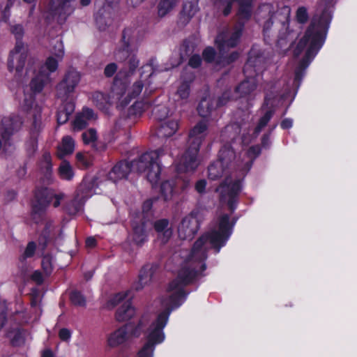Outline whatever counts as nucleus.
Wrapping results in <instances>:
<instances>
[{
    "label": "nucleus",
    "instance_id": "obj_1",
    "mask_svg": "<svg viewBox=\"0 0 357 357\" xmlns=\"http://www.w3.org/2000/svg\"><path fill=\"white\" fill-rule=\"evenodd\" d=\"M327 3L319 16L314 15L293 50L294 57H298L303 50L306 51L294 70V84L298 88L306 70L324 45L330 23L332 20L331 3L333 0H326Z\"/></svg>",
    "mask_w": 357,
    "mask_h": 357
},
{
    "label": "nucleus",
    "instance_id": "obj_2",
    "mask_svg": "<svg viewBox=\"0 0 357 357\" xmlns=\"http://www.w3.org/2000/svg\"><path fill=\"white\" fill-rule=\"evenodd\" d=\"M257 14V22L262 26L264 40L267 45L275 43L276 47L286 53L295 43L298 33L290 26L291 8L283 6L275 11L269 9L263 16Z\"/></svg>",
    "mask_w": 357,
    "mask_h": 357
},
{
    "label": "nucleus",
    "instance_id": "obj_3",
    "mask_svg": "<svg viewBox=\"0 0 357 357\" xmlns=\"http://www.w3.org/2000/svg\"><path fill=\"white\" fill-rule=\"evenodd\" d=\"M164 154L161 148L142 153L137 160L128 162L126 160L118 162L108 173V178L114 183L127 178L130 172H146L148 181L154 187L160 180L162 165L160 158Z\"/></svg>",
    "mask_w": 357,
    "mask_h": 357
},
{
    "label": "nucleus",
    "instance_id": "obj_4",
    "mask_svg": "<svg viewBox=\"0 0 357 357\" xmlns=\"http://www.w3.org/2000/svg\"><path fill=\"white\" fill-rule=\"evenodd\" d=\"M188 261L189 263L182 266L178 269L176 278L168 284L167 291L172 292L168 298L170 307L165 309L163 312L170 310L171 313L173 309L180 307L189 294L185 288L194 284L199 277L205 276L204 272L207 268L206 261H199L192 259L190 257V253L188 256Z\"/></svg>",
    "mask_w": 357,
    "mask_h": 357
},
{
    "label": "nucleus",
    "instance_id": "obj_5",
    "mask_svg": "<svg viewBox=\"0 0 357 357\" xmlns=\"http://www.w3.org/2000/svg\"><path fill=\"white\" fill-rule=\"evenodd\" d=\"M136 29L132 27L125 28L122 31L120 46L116 50L114 56L117 61L123 62V68L114 77L112 89L115 93L122 94L126 86L130 84V77L135 73L139 65L136 53L131 50V44L135 42Z\"/></svg>",
    "mask_w": 357,
    "mask_h": 357
},
{
    "label": "nucleus",
    "instance_id": "obj_6",
    "mask_svg": "<svg viewBox=\"0 0 357 357\" xmlns=\"http://www.w3.org/2000/svg\"><path fill=\"white\" fill-rule=\"evenodd\" d=\"M234 227V223L229 222V215H221L218 220V229L205 232L194 243L190 250V257L199 261H206L208 257V249L204 245L207 242H209L215 253H218L232 234Z\"/></svg>",
    "mask_w": 357,
    "mask_h": 357
},
{
    "label": "nucleus",
    "instance_id": "obj_7",
    "mask_svg": "<svg viewBox=\"0 0 357 357\" xmlns=\"http://www.w3.org/2000/svg\"><path fill=\"white\" fill-rule=\"evenodd\" d=\"M208 123L206 121H199L190 131L188 147L181 158L178 169L183 172H193L198 165L197 155L200 146L206 136Z\"/></svg>",
    "mask_w": 357,
    "mask_h": 357
},
{
    "label": "nucleus",
    "instance_id": "obj_8",
    "mask_svg": "<svg viewBox=\"0 0 357 357\" xmlns=\"http://www.w3.org/2000/svg\"><path fill=\"white\" fill-rule=\"evenodd\" d=\"M63 194H56L54 190L45 185H37L33 191L31 202V216L34 223H42L46 218L47 211L52 202L53 206L57 208L61 204Z\"/></svg>",
    "mask_w": 357,
    "mask_h": 357
},
{
    "label": "nucleus",
    "instance_id": "obj_9",
    "mask_svg": "<svg viewBox=\"0 0 357 357\" xmlns=\"http://www.w3.org/2000/svg\"><path fill=\"white\" fill-rule=\"evenodd\" d=\"M169 315L170 310L160 312L157 315L144 333L146 342L135 357H153L156 346L165 340L164 328L168 323Z\"/></svg>",
    "mask_w": 357,
    "mask_h": 357
},
{
    "label": "nucleus",
    "instance_id": "obj_10",
    "mask_svg": "<svg viewBox=\"0 0 357 357\" xmlns=\"http://www.w3.org/2000/svg\"><path fill=\"white\" fill-rule=\"evenodd\" d=\"M142 319H139L135 324L133 322H128L119 327L107 337V345L112 349L119 347L126 343L130 337H139L144 328Z\"/></svg>",
    "mask_w": 357,
    "mask_h": 357
},
{
    "label": "nucleus",
    "instance_id": "obj_11",
    "mask_svg": "<svg viewBox=\"0 0 357 357\" xmlns=\"http://www.w3.org/2000/svg\"><path fill=\"white\" fill-rule=\"evenodd\" d=\"M77 0H49L47 6V19L56 20L63 25L74 13Z\"/></svg>",
    "mask_w": 357,
    "mask_h": 357
},
{
    "label": "nucleus",
    "instance_id": "obj_12",
    "mask_svg": "<svg viewBox=\"0 0 357 357\" xmlns=\"http://www.w3.org/2000/svg\"><path fill=\"white\" fill-rule=\"evenodd\" d=\"M190 186V180L181 176H175L163 181L160 187V199L164 202L172 200L173 196L185 192Z\"/></svg>",
    "mask_w": 357,
    "mask_h": 357
},
{
    "label": "nucleus",
    "instance_id": "obj_13",
    "mask_svg": "<svg viewBox=\"0 0 357 357\" xmlns=\"http://www.w3.org/2000/svg\"><path fill=\"white\" fill-rule=\"evenodd\" d=\"M242 190V181L236 179L229 184H222L220 194V202L226 204L231 213L237 208L239 203V195Z\"/></svg>",
    "mask_w": 357,
    "mask_h": 357
},
{
    "label": "nucleus",
    "instance_id": "obj_14",
    "mask_svg": "<svg viewBox=\"0 0 357 357\" xmlns=\"http://www.w3.org/2000/svg\"><path fill=\"white\" fill-rule=\"evenodd\" d=\"M267 59L261 50L252 47L248 54L243 71L245 75L256 77L262 73L266 67Z\"/></svg>",
    "mask_w": 357,
    "mask_h": 357
},
{
    "label": "nucleus",
    "instance_id": "obj_15",
    "mask_svg": "<svg viewBox=\"0 0 357 357\" xmlns=\"http://www.w3.org/2000/svg\"><path fill=\"white\" fill-rule=\"evenodd\" d=\"M31 116L29 139L26 143V151L28 157L34 155L38 149V137L41 130V111L34 109L29 112Z\"/></svg>",
    "mask_w": 357,
    "mask_h": 357
},
{
    "label": "nucleus",
    "instance_id": "obj_16",
    "mask_svg": "<svg viewBox=\"0 0 357 357\" xmlns=\"http://www.w3.org/2000/svg\"><path fill=\"white\" fill-rule=\"evenodd\" d=\"M120 0H105L102 5L94 14L96 24L100 31H105L112 24L115 8Z\"/></svg>",
    "mask_w": 357,
    "mask_h": 357
},
{
    "label": "nucleus",
    "instance_id": "obj_17",
    "mask_svg": "<svg viewBox=\"0 0 357 357\" xmlns=\"http://www.w3.org/2000/svg\"><path fill=\"white\" fill-rule=\"evenodd\" d=\"M146 221L142 213H132L130 225L132 228V240L137 246H142L148 241L149 233Z\"/></svg>",
    "mask_w": 357,
    "mask_h": 357
},
{
    "label": "nucleus",
    "instance_id": "obj_18",
    "mask_svg": "<svg viewBox=\"0 0 357 357\" xmlns=\"http://www.w3.org/2000/svg\"><path fill=\"white\" fill-rule=\"evenodd\" d=\"M80 79L81 76L79 72L74 69L68 70L56 86L58 98L66 99L70 93L74 92Z\"/></svg>",
    "mask_w": 357,
    "mask_h": 357
},
{
    "label": "nucleus",
    "instance_id": "obj_19",
    "mask_svg": "<svg viewBox=\"0 0 357 357\" xmlns=\"http://www.w3.org/2000/svg\"><path fill=\"white\" fill-rule=\"evenodd\" d=\"M200 225L201 221L192 214L184 217L178 227L179 238L182 240H192L197 234Z\"/></svg>",
    "mask_w": 357,
    "mask_h": 357
},
{
    "label": "nucleus",
    "instance_id": "obj_20",
    "mask_svg": "<svg viewBox=\"0 0 357 357\" xmlns=\"http://www.w3.org/2000/svg\"><path fill=\"white\" fill-rule=\"evenodd\" d=\"M245 26L244 22L238 21L233 28L229 38L225 39L223 34H219L215 38V44L219 51L225 52L226 48H234L237 46L242 36Z\"/></svg>",
    "mask_w": 357,
    "mask_h": 357
},
{
    "label": "nucleus",
    "instance_id": "obj_21",
    "mask_svg": "<svg viewBox=\"0 0 357 357\" xmlns=\"http://www.w3.org/2000/svg\"><path fill=\"white\" fill-rule=\"evenodd\" d=\"M128 86L129 84L126 86L122 94L115 93L112 88L114 96L118 99V107L121 108L127 107L132 100L135 99L140 95L144 88V84L142 80L136 81L129 89H128Z\"/></svg>",
    "mask_w": 357,
    "mask_h": 357
},
{
    "label": "nucleus",
    "instance_id": "obj_22",
    "mask_svg": "<svg viewBox=\"0 0 357 357\" xmlns=\"http://www.w3.org/2000/svg\"><path fill=\"white\" fill-rule=\"evenodd\" d=\"M22 43L21 41L16 42L14 49L10 52L8 63V67L10 72L15 70L16 75L21 77V69L22 68Z\"/></svg>",
    "mask_w": 357,
    "mask_h": 357
},
{
    "label": "nucleus",
    "instance_id": "obj_23",
    "mask_svg": "<svg viewBox=\"0 0 357 357\" xmlns=\"http://www.w3.org/2000/svg\"><path fill=\"white\" fill-rule=\"evenodd\" d=\"M20 120L19 117H4L1 121V137L6 144L14 131L19 130Z\"/></svg>",
    "mask_w": 357,
    "mask_h": 357
},
{
    "label": "nucleus",
    "instance_id": "obj_24",
    "mask_svg": "<svg viewBox=\"0 0 357 357\" xmlns=\"http://www.w3.org/2000/svg\"><path fill=\"white\" fill-rule=\"evenodd\" d=\"M178 123L174 119L163 121L156 126L155 135L159 138H167L172 137L177 131Z\"/></svg>",
    "mask_w": 357,
    "mask_h": 357
},
{
    "label": "nucleus",
    "instance_id": "obj_25",
    "mask_svg": "<svg viewBox=\"0 0 357 357\" xmlns=\"http://www.w3.org/2000/svg\"><path fill=\"white\" fill-rule=\"evenodd\" d=\"M50 80V77L49 73H45L44 68H40L38 73L30 82L29 86L31 91L34 94L40 93Z\"/></svg>",
    "mask_w": 357,
    "mask_h": 357
},
{
    "label": "nucleus",
    "instance_id": "obj_26",
    "mask_svg": "<svg viewBox=\"0 0 357 357\" xmlns=\"http://www.w3.org/2000/svg\"><path fill=\"white\" fill-rule=\"evenodd\" d=\"M75 109V105L72 100H64L59 107L56 112V122L58 126L66 123Z\"/></svg>",
    "mask_w": 357,
    "mask_h": 357
},
{
    "label": "nucleus",
    "instance_id": "obj_27",
    "mask_svg": "<svg viewBox=\"0 0 357 357\" xmlns=\"http://www.w3.org/2000/svg\"><path fill=\"white\" fill-rule=\"evenodd\" d=\"M157 268L156 264H146L141 268L139 273V281L135 287L137 291L142 289L152 280Z\"/></svg>",
    "mask_w": 357,
    "mask_h": 357
},
{
    "label": "nucleus",
    "instance_id": "obj_28",
    "mask_svg": "<svg viewBox=\"0 0 357 357\" xmlns=\"http://www.w3.org/2000/svg\"><path fill=\"white\" fill-rule=\"evenodd\" d=\"M153 227L158 236L162 235V240L164 243L167 242L173 234L172 228L169 226V220L167 218L155 220Z\"/></svg>",
    "mask_w": 357,
    "mask_h": 357
},
{
    "label": "nucleus",
    "instance_id": "obj_29",
    "mask_svg": "<svg viewBox=\"0 0 357 357\" xmlns=\"http://www.w3.org/2000/svg\"><path fill=\"white\" fill-rule=\"evenodd\" d=\"M197 12V3L192 1H185L179 13L178 23L185 26L194 17Z\"/></svg>",
    "mask_w": 357,
    "mask_h": 357
},
{
    "label": "nucleus",
    "instance_id": "obj_30",
    "mask_svg": "<svg viewBox=\"0 0 357 357\" xmlns=\"http://www.w3.org/2000/svg\"><path fill=\"white\" fill-rule=\"evenodd\" d=\"M75 150V140L70 135L62 137L61 144L57 146V157L62 159L71 155Z\"/></svg>",
    "mask_w": 357,
    "mask_h": 357
},
{
    "label": "nucleus",
    "instance_id": "obj_31",
    "mask_svg": "<svg viewBox=\"0 0 357 357\" xmlns=\"http://www.w3.org/2000/svg\"><path fill=\"white\" fill-rule=\"evenodd\" d=\"M135 314V310L130 301H126L120 306L116 313L115 318L119 322H123L130 320Z\"/></svg>",
    "mask_w": 357,
    "mask_h": 357
},
{
    "label": "nucleus",
    "instance_id": "obj_32",
    "mask_svg": "<svg viewBox=\"0 0 357 357\" xmlns=\"http://www.w3.org/2000/svg\"><path fill=\"white\" fill-rule=\"evenodd\" d=\"M236 158V153L231 145L229 143L224 144L220 149L218 153V158L217 160L227 166L228 168L234 161Z\"/></svg>",
    "mask_w": 357,
    "mask_h": 357
},
{
    "label": "nucleus",
    "instance_id": "obj_33",
    "mask_svg": "<svg viewBox=\"0 0 357 357\" xmlns=\"http://www.w3.org/2000/svg\"><path fill=\"white\" fill-rule=\"evenodd\" d=\"M234 2H237L239 6L237 13L238 21H248L252 17V0H234Z\"/></svg>",
    "mask_w": 357,
    "mask_h": 357
},
{
    "label": "nucleus",
    "instance_id": "obj_34",
    "mask_svg": "<svg viewBox=\"0 0 357 357\" xmlns=\"http://www.w3.org/2000/svg\"><path fill=\"white\" fill-rule=\"evenodd\" d=\"M242 81L235 89V91L240 94L241 97H245L255 91L257 84L255 77H249Z\"/></svg>",
    "mask_w": 357,
    "mask_h": 357
},
{
    "label": "nucleus",
    "instance_id": "obj_35",
    "mask_svg": "<svg viewBox=\"0 0 357 357\" xmlns=\"http://www.w3.org/2000/svg\"><path fill=\"white\" fill-rule=\"evenodd\" d=\"M228 167L221 161L215 160L208 167V176L210 180L216 181L222 177Z\"/></svg>",
    "mask_w": 357,
    "mask_h": 357
},
{
    "label": "nucleus",
    "instance_id": "obj_36",
    "mask_svg": "<svg viewBox=\"0 0 357 357\" xmlns=\"http://www.w3.org/2000/svg\"><path fill=\"white\" fill-rule=\"evenodd\" d=\"M92 101L96 107L103 112H107L110 107L109 97L100 91H95L92 94Z\"/></svg>",
    "mask_w": 357,
    "mask_h": 357
},
{
    "label": "nucleus",
    "instance_id": "obj_37",
    "mask_svg": "<svg viewBox=\"0 0 357 357\" xmlns=\"http://www.w3.org/2000/svg\"><path fill=\"white\" fill-rule=\"evenodd\" d=\"M58 175L61 180L70 181L75 176V172L70 163L63 160L58 168Z\"/></svg>",
    "mask_w": 357,
    "mask_h": 357
},
{
    "label": "nucleus",
    "instance_id": "obj_38",
    "mask_svg": "<svg viewBox=\"0 0 357 357\" xmlns=\"http://www.w3.org/2000/svg\"><path fill=\"white\" fill-rule=\"evenodd\" d=\"M178 0H160L157 8L160 17H165L176 6Z\"/></svg>",
    "mask_w": 357,
    "mask_h": 357
},
{
    "label": "nucleus",
    "instance_id": "obj_39",
    "mask_svg": "<svg viewBox=\"0 0 357 357\" xmlns=\"http://www.w3.org/2000/svg\"><path fill=\"white\" fill-rule=\"evenodd\" d=\"M160 200L159 197H155L151 199H147L144 201L142 204V211H134L132 213H142L143 215V218L149 222V216L152 215L151 209L153 206V204Z\"/></svg>",
    "mask_w": 357,
    "mask_h": 357
},
{
    "label": "nucleus",
    "instance_id": "obj_40",
    "mask_svg": "<svg viewBox=\"0 0 357 357\" xmlns=\"http://www.w3.org/2000/svg\"><path fill=\"white\" fill-rule=\"evenodd\" d=\"M7 336L13 346H20L22 339L20 325L11 326L7 333Z\"/></svg>",
    "mask_w": 357,
    "mask_h": 357
},
{
    "label": "nucleus",
    "instance_id": "obj_41",
    "mask_svg": "<svg viewBox=\"0 0 357 357\" xmlns=\"http://www.w3.org/2000/svg\"><path fill=\"white\" fill-rule=\"evenodd\" d=\"M29 296L30 298L31 307L36 312L38 310L41 311L40 303L42 301V296L40 295V291L38 288L33 287L31 289Z\"/></svg>",
    "mask_w": 357,
    "mask_h": 357
},
{
    "label": "nucleus",
    "instance_id": "obj_42",
    "mask_svg": "<svg viewBox=\"0 0 357 357\" xmlns=\"http://www.w3.org/2000/svg\"><path fill=\"white\" fill-rule=\"evenodd\" d=\"M274 114L275 111L273 109H270L264 113V114L259 119L257 125L255 128V135H257L261 132L262 129L267 126Z\"/></svg>",
    "mask_w": 357,
    "mask_h": 357
},
{
    "label": "nucleus",
    "instance_id": "obj_43",
    "mask_svg": "<svg viewBox=\"0 0 357 357\" xmlns=\"http://www.w3.org/2000/svg\"><path fill=\"white\" fill-rule=\"evenodd\" d=\"M234 0H215L214 3L219 11L225 17L228 16L231 11Z\"/></svg>",
    "mask_w": 357,
    "mask_h": 357
},
{
    "label": "nucleus",
    "instance_id": "obj_44",
    "mask_svg": "<svg viewBox=\"0 0 357 357\" xmlns=\"http://www.w3.org/2000/svg\"><path fill=\"white\" fill-rule=\"evenodd\" d=\"M169 109L165 105H158L153 107L152 114L153 118L160 123L165 121L169 114Z\"/></svg>",
    "mask_w": 357,
    "mask_h": 357
},
{
    "label": "nucleus",
    "instance_id": "obj_45",
    "mask_svg": "<svg viewBox=\"0 0 357 357\" xmlns=\"http://www.w3.org/2000/svg\"><path fill=\"white\" fill-rule=\"evenodd\" d=\"M70 301L75 306L85 307L86 301L82 293L78 290H73L69 296Z\"/></svg>",
    "mask_w": 357,
    "mask_h": 357
},
{
    "label": "nucleus",
    "instance_id": "obj_46",
    "mask_svg": "<svg viewBox=\"0 0 357 357\" xmlns=\"http://www.w3.org/2000/svg\"><path fill=\"white\" fill-rule=\"evenodd\" d=\"M197 110L200 116L206 118L211 115L213 106L205 98H202L198 104Z\"/></svg>",
    "mask_w": 357,
    "mask_h": 357
},
{
    "label": "nucleus",
    "instance_id": "obj_47",
    "mask_svg": "<svg viewBox=\"0 0 357 357\" xmlns=\"http://www.w3.org/2000/svg\"><path fill=\"white\" fill-rule=\"evenodd\" d=\"M40 169L41 173L52 172V156L49 152L43 153L40 162Z\"/></svg>",
    "mask_w": 357,
    "mask_h": 357
},
{
    "label": "nucleus",
    "instance_id": "obj_48",
    "mask_svg": "<svg viewBox=\"0 0 357 357\" xmlns=\"http://www.w3.org/2000/svg\"><path fill=\"white\" fill-rule=\"evenodd\" d=\"M239 58V53L237 51H234L229 54L222 56H218L215 61L217 64L222 65L224 66H229L235 62Z\"/></svg>",
    "mask_w": 357,
    "mask_h": 357
},
{
    "label": "nucleus",
    "instance_id": "obj_49",
    "mask_svg": "<svg viewBox=\"0 0 357 357\" xmlns=\"http://www.w3.org/2000/svg\"><path fill=\"white\" fill-rule=\"evenodd\" d=\"M233 130H235V132L234 133H231L229 135V141L235 140L236 137H237V135L240 133V131H241V128L238 126V125H237V124L228 125V126H225L224 128V129L221 131L220 137H221L222 139L224 140L225 139V136L227 133L231 132V131Z\"/></svg>",
    "mask_w": 357,
    "mask_h": 357
},
{
    "label": "nucleus",
    "instance_id": "obj_50",
    "mask_svg": "<svg viewBox=\"0 0 357 357\" xmlns=\"http://www.w3.org/2000/svg\"><path fill=\"white\" fill-rule=\"evenodd\" d=\"M82 208L81 202L76 199H73L68 202H67L65 205V211L66 212L70 215H76Z\"/></svg>",
    "mask_w": 357,
    "mask_h": 357
},
{
    "label": "nucleus",
    "instance_id": "obj_51",
    "mask_svg": "<svg viewBox=\"0 0 357 357\" xmlns=\"http://www.w3.org/2000/svg\"><path fill=\"white\" fill-rule=\"evenodd\" d=\"M190 93V82L184 80L183 81L179 86L178 87L176 94L182 100H186L188 98Z\"/></svg>",
    "mask_w": 357,
    "mask_h": 357
},
{
    "label": "nucleus",
    "instance_id": "obj_52",
    "mask_svg": "<svg viewBox=\"0 0 357 357\" xmlns=\"http://www.w3.org/2000/svg\"><path fill=\"white\" fill-rule=\"evenodd\" d=\"M58 66V61L53 56H49L47 58L45 64L40 68H44V72L49 73L50 75L51 73H54L57 70Z\"/></svg>",
    "mask_w": 357,
    "mask_h": 357
},
{
    "label": "nucleus",
    "instance_id": "obj_53",
    "mask_svg": "<svg viewBox=\"0 0 357 357\" xmlns=\"http://www.w3.org/2000/svg\"><path fill=\"white\" fill-rule=\"evenodd\" d=\"M72 126L74 131H79L85 129L89 126V121L78 113L75 116L74 121L72 122Z\"/></svg>",
    "mask_w": 357,
    "mask_h": 357
},
{
    "label": "nucleus",
    "instance_id": "obj_54",
    "mask_svg": "<svg viewBox=\"0 0 357 357\" xmlns=\"http://www.w3.org/2000/svg\"><path fill=\"white\" fill-rule=\"evenodd\" d=\"M155 61V58H151L148 63L143 65L141 68V75L140 77L142 79L144 77V75L146 73H148V75L146 77H151L154 72H155V68H154V63Z\"/></svg>",
    "mask_w": 357,
    "mask_h": 357
},
{
    "label": "nucleus",
    "instance_id": "obj_55",
    "mask_svg": "<svg viewBox=\"0 0 357 357\" xmlns=\"http://www.w3.org/2000/svg\"><path fill=\"white\" fill-rule=\"evenodd\" d=\"M76 161L79 168L87 169L91 165V161L89 157L80 152L76 154Z\"/></svg>",
    "mask_w": 357,
    "mask_h": 357
},
{
    "label": "nucleus",
    "instance_id": "obj_56",
    "mask_svg": "<svg viewBox=\"0 0 357 357\" xmlns=\"http://www.w3.org/2000/svg\"><path fill=\"white\" fill-rule=\"evenodd\" d=\"M217 53L215 50L211 46L206 47L202 52V59L208 63H212L215 61Z\"/></svg>",
    "mask_w": 357,
    "mask_h": 357
},
{
    "label": "nucleus",
    "instance_id": "obj_57",
    "mask_svg": "<svg viewBox=\"0 0 357 357\" xmlns=\"http://www.w3.org/2000/svg\"><path fill=\"white\" fill-rule=\"evenodd\" d=\"M309 19L307 10L305 6H300L298 8L296 13V20L298 23L301 24H305Z\"/></svg>",
    "mask_w": 357,
    "mask_h": 357
},
{
    "label": "nucleus",
    "instance_id": "obj_58",
    "mask_svg": "<svg viewBox=\"0 0 357 357\" xmlns=\"http://www.w3.org/2000/svg\"><path fill=\"white\" fill-rule=\"evenodd\" d=\"M82 138L84 144H89L97 140V132L94 128H90L82 134Z\"/></svg>",
    "mask_w": 357,
    "mask_h": 357
},
{
    "label": "nucleus",
    "instance_id": "obj_59",
    "mask_svg": "<svg viewBox=\"0 0 357 357\" xmlns=\"http://www.w3.org/2000/svg\"><path fill=\"white\" fill-rule=\"evenodd\" d=\"M126 296L127 294L126 293L119 292L116 294L107 301V307L114 308L123 301L126 298Z\"/></svg>",
    "mask_w": 357,
    "mask_h": 357
},
{
    "label": "nucleus",
    "instance_id": "obj_60",
    "mask_svg": "<svg viewBox=\"0 0 357 357\" xmlns=\"http://www.w3.org/2000/svg\"><path fill=\"white\" fill-rule=\"evenodd\" d=\"M195 50L194 44L188 40H184L181 47V52L182 56H190Z\"/></svg>",
    "mask_w": 357,
    "mask_h": 357
},
{
    "label": "nucleus",
    "instance_id": "obj_61",
    "mask_svg": "<svg viewBox=\"0 0 357 357\" xmlns=\"http://www.w3.org/2000/svg\"><path fill=\"white\" fill-rule=\"evenodd\" d=\"M202 63V58L198 54H192L190 56L188 60V66L192 68L196 69L201 66Z\"/></svg>",
    "mask_w": 357,
    "mask_h": 357
},
{
    "label": "nucleus",
    "instance_id": "obj_62",
    "mask_svg": "<svg viewBox=\"0 0 357 357\" xmlns=\"http://www.w3.org/2000/svg\"><path fill=\"white\" fill-rule=\"evenodd\" d=\"M36 250V243L34 241H30L24 250V259L30 258L34 256Z\"/></svg>",
    "mask_w": 357,
    "mask_h": 357
},
{
    "label": "nucleus",
    "instance_id": "obj_63",
    "mask_svg": "<svg viewBox=\"0 0 357 357\" xmlns=\"http://www.w3.org/2000/svg\"><path fill=\"white\" fill-rule=\"evenodd\" d=\"M118 69L117 64L115 63H110L107 64L104 69V75L106 77H112Z\"/></svg>",
    "mask_w": 357,
    "mask_h": 357
},
{
    "label": "nucleus",
    "instance_id": "obj_64",
    "mask_svg": "<svg viewBox=\"0 0 357 357\" xmlns=\"http://www.w3.org/2000/svg\"><path fill=\"white\" fill-rule=\"evenodd\" d=\"M79 114H81L87 121L96 119V116L93 110L87 107H83L82 112Z\"/></svg>",
    "mask_w": 357,
    "mask_h": 357
}]
</instances>
